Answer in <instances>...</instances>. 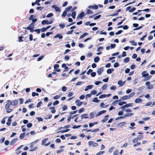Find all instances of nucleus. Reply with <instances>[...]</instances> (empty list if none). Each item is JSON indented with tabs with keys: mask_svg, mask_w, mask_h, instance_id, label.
Masks as SVG:
<instances>
[{
	"mask_svg": "<svg viewBox=\"0 0 155 155\" xmlns=\"http://www.w3.org/2000/svg\"><path fill=\"white\" fill-rule=\"evenodd\" d=\"M136 10V8L133 7L132 9L129 10V12H134Z\"/></svg>",
	"mask_w": 155,
	"mask_h": 155,
	"instance_id": "e2e57ef3",
	"label": "nucleus"
},
{
	"mask_svg": "<svg viewBox=\"0 0 155 155\" xmlns=\"http://www.w3.org/2000/svg\"><path fill=\"white\" fill-rule=\"evenodd\" d=\"M72 8V7L71 6H69L66 8V11L67 12L69 11Z\"/></svg>",
	"mask_w": 155,
	"mask_h": 155,
	"instance_id": "4c0bfd02",
	"label": "nucleus"
},
{
	"mask_svg": "<svg viewBox=\"0 0 155 155\" xmlns=\"http://www.w3.org/2000/svg\"><path fill=\"white\" fill-rule=\"evenodd\" d=\"M10 102L11 103V105L12 106L17 105L18 104V101L17 100H14L12 102L10 101Z\"/></svg>",
	"mask_w": 155,
	"mask_h": 155,
	"instance_id": "0eeeda50",
	"label": "nucleus"
},
{
	"mask_svg": "<svg viewBox=\"0 0 155 155\" xmlns=\"http://www.w3.org/2000/svg\"><path fill=\"white\" fill-rule=\"evenodd\" d=\"M6 102L7 103L5 106V108L6 110V112L7 113H10L12 111L13 109L11 108H9L10 105H11V103L10 102V100H8Z\"/></svg>",
	"mask_w": 155,
	"mask_h": 155,
	"instance_id": "f257e3e1",
	"label": "nucleus"
},
{
	"mask_svg": "<svg viewBox=\"0 0 155 155\" xmlns=\"http://www.w3.org/2000/svg\"><path fill=\"white\" fill-rule=\"evenodd\" d=\"M142 77L145 78L149 75V74L147 73V71H143L142 72Z\"/></svg>",
	"mask_w": 155,
	"mask_h": 155,
	"instance_id": "6e6552de",
	"label": "nucleus"
},
{
	"mask_svg": "<svg viewBox=\"0 0 155 155\" xmlns=\"http://www.w3.org/2000/svg\"><path fill=\"white\" fill-rule=\"evenodd\" d=\"M36 119L38 120L40 122L41 121H43V119L41 117H37Z\"/></svg>",
	"mask_w": 155,
	"mask_h": 155,
	"instance_id": "37998d69",
	"label": "nucleus"
},
{
	"mask_svg": "<svg viewBox=\"0 0 155 155\" xmlns=\"http://www.w3.org/2000/svg\"><path fill=\"white\" fill-rule=\"evenodd\" d=\"M147 35V33H146L145 35H144L143 37H142V38H140V40L141 41L144 40V38H145V37H146Z\"/></svg>",
	"mask_w": 155,
	"mask_h": 155,
	"instance_id": "8fccbe9b",
	"label": "nucleus"
},
{
	"mask_svg": "<svg viewBox=\"0 0 155 155\" xmlns=\"http://www.w3.org/2000/svg\"><path fill=\"white\" fill-rule=\"evenodd\" d=\"M76 16V12L75 11L73 12L71 14V16L73 19H75Z\"/></svg>",
	"mask_w": 155,
	"mask_h": 155,
	"instance_id": "393cba45",
	"label": "nucleus"
},
{
	"mask_svg": "<svg viewBox=\"0 0 155 155\" xmlns=\"http://www.w3.org/2000/svg\"><path fill=\"white\" fill-rule=\"evenodd\" d=\"M122 81L121 80L119 81L118 82V84L120 85L119 86L121 87L123 85H122Z\"/></svg>",
	"mask_w": 155,
	"mask_h": 155,
	"instance_id": "bf43d9fd",
	"label": "nucleus"
},
{
	"mask_svg": "<svg viewBox=\"0 0 155 155\" xmlns=\"http://www.w3.org/2000/svg\"><path fill=\"white\" fill-rule=\"evenodd\" d=\"M18 140L17 138H16L14 139H13L10 142V145H13L14 143L15 142L16 140Z\"/></svg>",
	"mask_w": 155,
	"mask_h": 155,
	"instance_id": "a878e982",
	"label": "nucleus"
},
{
	"mask_svg": "<svg viewBox=\"0 0 155 155\" xmlns=\"http://www.w3.org/2000/svg\"><path fill=\"white\" fill-rule=\"evenodd\" d=\"M129 58L128 57H127L124 59V61L125 63H127L129 61Z\"/></svg>",
	"mask_w": 155,
	"mask_h": 155,
	"instance_id": "f704fd0d",
	"label": "nucleus"
},
{
	"mask_svg": "<svg viewBox=\"0 0 155 155\" xmlns=\"http://www.w3.org/2000/svg\"><path fill=\"white\" fill-rule=\"evenodd\" d=\"M52 8L55 9V10L57 12H60L61 10L58 7H56L55 5H54L52 6Z\"/></svg>",
	"mask_w": 155,
	"mask_h": 155,
	"instance_id": "9b49d317",
	"label": "nucleus"
},
{
	"mask_svg": "<svg viewBox=\"0 0 155 155\" xmlns=\"http://www.w3.org/2000/svg\"><path fill=\"white\" fill-rule=\"evenodd\" d=\"M114 66L115 68L119 66V64L118 62H116L114 64Z\"/></svg>",
	"mask_w": 155,
	"mask_h": 155,
	"instance_id": "5fc2aeb1",
	"label": "nucleus"
},
{
	"mask_svg": "<svg viewBox=\"0 0 155 155\" xmlns=\"http://www.w3.org/2000/svg\"><path fill=\"white\" fill-rule=\"evenodd\" d=\"M84 16V12H83L79 14L78 16L80 18H82Z\"/></svg>",
	"mask_w": 155,
	"mask_h": 155,
	"instance_id": "5701e85b",
	"label": "nucleus"
},
{
	"mask_svg": "<svg viewBox=\"0 0 155 155\" xmlns=\"http://www.w3.org/2000/svg\"><path fill=\"white\" fill-rule=\"evenodd\" d=\"M69 130H70L69 129H66L64 130H62L59 131V132H58V133H59V132H61V133H64V132H67L69 131Z\"/></svg>",
	"mask_w": 155,
	"mask_h": 155,
	"instance_id": "c756f323",
	"label": "nucleus"
},
{
	"mask_svg": "<svg viewBox=\"0 0 155 155\" xmlns=\"http://www.w3.org/2000/svg\"><path fill=\"white\" fill-rule=\"evenodd\" d=\"M11 119H8V121L6 122V124L7 125L9 126L11 124Z\"/></svg>",
	"mask_w": 155,
	"mask_h": 155,
	"instance_id": "7c9ffc66",
	"label": "nucleus"
},
{
	"mask_svg": "<svg viewBox=\"0 0 155 155\" xmlns=\"http://www.w3.org/2000/svg\"><path fill=\"white\" fill-rule=\"evenodd\" d=\"M94 114H95V113L94 112H92L90 113V119H91L94 117Z\"/></svg>",
	"mask_w": 155,
	"mask_h": 155,
	"instance_id": "2f4dec72",
	"label": "nucleus"
},
{
	"mask_svg": "<svg viewBox=\"0 0 155 155\" xmlns=\"http://www.w3.org/2000/svg\"><path fill=\"white\" fill-rule=\"evenodd\" d=\"M98 6L96 5H89L88 6V8L90 9L93 8L94 9H97L98 8Z\"/></svg>",
	"mask_w": 155,
	"mask_h": 155,
	"instance_id": "423d86ee",
	"label": "nucleus"
},
{
	"mask_svg": "<svg viewBox=\"0 0 155 155\" xmlns=\"http://www.w3.org/2000/svg\"><path fill=\"white\" fill-rule=\"evenodd\" d=\"M88 35V34L87 33L85 32V33H84L82 35H81L80 36V37L79 38V40L83 38L85 36Z\"/></svg>",
	"mask_w": 155,
	"mask_h": 155,
	"instance_id": "f3484780",
	"label": "nucleus"
},
{
	"mask_svg": "<svg viewBox=\"0 0 155 155\" xmlns=\"http://www.w3.org/2000/svg\"><path fill=\"white\" fill-rule=\"evenodd\" d=\"M120 101V100H118L114 101L111 104V105L114 106L116 105L118 101Z\"/></svg>",
	"mask_w": 155,
	"mask_h": 155,
	"instance_id": "412c9836",
	"label": "nucleus"
},
{
	"mask_svg": "<svg viewBox=\"0 0 155 155\" xmlns=\"http://www.w3.org/2000/svg\"><path fill=\"white\" fill-rule=\"evenodd\" d=\"M76 105L78 106L81 105L83 103L82 102H80L79 100H77L75 101Z\"/></svg>",
	"mask_w": 155,
	"mask_h": 155,
	"instance_id": "dca6fc26",
	"label": "nucleus"
},
{
	"mask_svg": "<svg viewBox=\"0 0 155 155\" xmlns=\"http://www.w3.org/2000/svg\"><path fill=\"white\" fill-rule=\"evenodd\" d=\"M62 76L63 77H67L68 76V75L66 74L65 73H64V72H63L62 75Z\"/></svg>",
	"mask_w": 155,
	"mask_h": 155,
	"instance_id": "603ef678",
	"label": "nucleus"
},
{
	"mask_svg": "<svg viewBox=\"0 0 155 155\" xmlns=\"http://www.w3.org/2000/svg\"><path fill=\"white\" fill-rule=\"evenodd\" d=\"M142 100L141 98H137L135 100V102L136 103H138L139 102H141Z\"/></svg>",
	"mask_w": 155,
	"mask_h": 155,
	"instance_id": "b1692460",
	"label": "nucleus"
},
{
	"mask_svg": "<svg viewBox=\"0 0 155 155\" xmlns=\"http://www.w3.org/2000/svg\"><path fill=\"white\" fill-rule=\"evenodd\" d=\"M145 85L147 86L148 89H152L153 87V86L152 84H150L149 81H147L145 83Z\"/></svg>",
	"mask_w": 155,
	"mask_h": 155,
	"instance_id": "7ed1b4c3",
	"label": "nucleus"
},
{
	"mask_svg": "<svg viewBox=\"0 0 155 155\" xmlns=\"http://www.w3.org/2000/svg\"><path fill=\"white\" fill-rule=\"evenodd\" d=\"M91 75L92 77H94L96 75V73L95 72H92L91 73Z\"/></svg>",
	"mask_w": 155,
	"mask_h": 155,
	"instance_id": "4d7b16f0",
	"label": "nucleus"
},
{
	"mask_svg": "<svg viewBox=\"0 0 155 155\" xmlns=\"http://www.w3.org/2000/svg\"><path fill=\"white\" fill-rule=\"evenodd\" d=\"M25 134V133L21 134L19 136L20 138L21 139H23L24 138Z\"/></svg>",
	"mask_w": 155,
	"mask_h": 155,
	"instance_id": "c85d7f7f",
	"label": "nucleus"
},
{
	"mask_svg": "<svg viewBox=\"0 0 155 155\" xmlns=\"http://www.w3.org/2000/svg\"><path fill=\"white\" fill-rule=\"evenodd\" d=\"M135 94V92H132V93H130L128 96V97H129V99L131 97H133V96H134V94Z\"/></svg>",
	"mask_w": 155,
	"mask_h": 155,
	"instance_id": "c03bdc74",
	"label": "nucleus"
},
{
	"mask_svg": "<svg viewBox=\"0 0 155 155\" xmlns=\"http://www.w3.org/2000/svg\"><path fill=\"white\" fill-rule=\"evenodd\" d=\"M106 110H102L101 111L98 112L97 114L96 115V117H97L99 115H101V114L106 113Z\"/></svg>",
	"mask_w": 155,
	"mask_h": 155,
	"instance_id": "4468645a",
	"label": "nucleus"
},
{
	"mask_svg": "<svg viewBox=\"0 0 155 155\" xmlns=\"http://www.w3.org/2000/svg\"><path fill=\"white\" fill-rule=\"evenodd\" d=\"M59 103V102L58 101L56 100L53 103V105L54 106L58 104Z\"/></svg>",
	"mask_w": 155,
	"mask_h": 155,
	"instance_id": "6e6d98bb",
	"label": "nucleus"
},
{
	"mask_svg": "<svg viewBox=\"0 0 155 155\" xmlns=\"http://www.w3.org/2000/svg\"><path fill=\"white\" fill-rule=\"evenodd\" d=\"M137 138L138 139H142L143 138V136L142 135H138L137 136Z\"/></svg>",
	"mask_w": 155,
	"mask_h": 155,
	"instance_id": "864d4df0",
	"label": "nucleus"
},
{
	"mask_svg": "<svg viewBox=\"0 0 155 155\" xmlns=\"http://www.w3.org/2000/svg\"><path fill=\"white\" fill-rule=\"evenodd\" d=\"M104 151H100L96 154V155H100L104 153Z\"/></svg>",
	"mask_w": 155,
	"mask_h": 155,
	"instance_id": "3c124183",
	"label": "nucleus"
},
{
	"mask_svg": "<svg viewBox=\"0 0 155 155\" xmlns=\"http://www.w3.org/2000/svg\"><path fill=\"white\" fill-rule=\"evenodd\" d=\"M129 97L127 95H125L123 97L121 98L120 99V101L121 100H124L126 99H129Z\"/></svg>",
	"mask_w": 155,
	"mask_h": 155,
	"instance_id": "6ab92c4d",
	"label": "nucleus"
},
{
	"mask_svg": "<svg viewBox=\"0 0 155 155\" xmlns=\"http://www.w3.org/2000/svg\"><path fill=\"white\" fill-rule=\"evenodd\" d=\"M53 15V14L52 13H50L48 14L47 15V17L49 18L52 17Z\"/></svg>",
	"mask_w": 155,
	"mask_h": 155,
	"instance_id": "0e129e2a",
	"label": "nucleus"
},
{
	"mask_svg": "<svg viewBox=\"0 0 155 155\" xmlns=\"http://www.w3.org/2000/svg\"><path fill=\"white\" fill-rule=\"evenodd\" d=\"M97 93V91L95 90H93L91 91V94L93 95H95Z\"/></svg>",
	"mask_w": 155,
	"mask_h": 155,
	"instance_id": "052dcab7",
	"label": "nucleus"
},
{
	"mask_svg": "<svg viewBox=\"0 0 155 155\" xmlns=\"http://www.w3.org/2000/svg\"><path fill=\"white\" fill-rule=\"evenodd\" d=\"M34 27H26V28H25L26 29L29 30L30 31L31 33H32L34 31V30L33 29Z\"/></svg>",
	"mask_w": 155,
	"mask_h": 155,
	"instance_id": "1a4fd4ad",
	"label": "nucleus"
},
{
	"mask_svg": "<svg viewBox=\"0 0 155 155\" xmlns=\"http://www.w3.org/2000/svg\"><path fill=\"white\" fill-rule=\"evenodd\" d=\"M53 23V21L51 20H50L49 21H48L47 20H44L42 21L41 24L42 25H45V24L48 25L51 24Z\"/></svg>",
	"mask_w": 155,
	"mask_h": 155,
	"instance_id": "f03ea898",
	"label": "nucleus"
},
{
	"mask_svg": "<svg viewBox=\"0 0 155 155\" xmlns=\"http://www.w3.org/2000/svg\"><path fill=\"white\" fill-rule=\"evenodd\" d=\"M87 114H84L82 115L81 116V119H83L84 118L85 119L88 118V117H87Z\"/></svg>",
	"mask_w": 155,
	"mask_h": 155,
	"instance_id": "a211bd4d",
	"label": "nucleus"
},
{
	"mask_svg": "<svg viewBox=\"0 0 155 155\" xmlns=\"http://www.w3.org/2000/svg\"><path fill=\"white\" fill-rule=\"evenodd\" d=\"M54 107H51L49 108L50 109H52V110L51 111V112L52 113L54 114V113L56 112V110L54 109Z\"/></svg>",
	"mask_w": 155,
	"mask_h": 155,
	"instance_id": "4be33fe9",
	"label": "nucleus"
},
{
	"mask_svg": "<svg viewBox=\"0 0 155 155\" xmlns=\"http://www.w3.org/2000/svg\"><path fill=\"white\" fill-rule=\"evenodd\" d=\"M93 101L94 102L97 103L99 102V101L98 100L97 98V97H95L93 99Z\"/></svg>",
	"mask_w": 155,
	"mask_h": 155,
	"instance_id": "e433bc0d",
	"label": "nucleus"
},
{
	"mask_svg": "<svg viewBox=\"0 0 155 155\" xmlns=\"http://www.w3.org/2000/svg\"><path fill=\"white\" fill-rule=\"evenodd\" d=\"M152 76L151 75H148L147 77L145 78L144 80L146 81L152 77Z\"/></svg>",
	"mask_w": 155,
	"mask_h": 155,
	"instance_id": "473e14b6",
	"label": "nucleus"
},
{
	"mask_svg": "<svg viewBox=\"0 0 155 155\" xmlns=\"http://www.w3.org/2000/svg\"><path fill=\"white\" fill-rule=\"evenodd\" d=\"M23 37L22 36H21L19 37V40L18 41L19 42H21L23 41V40H22V38H23Z\"/></svg>",
	"mask_w": 155,
	"mask_h": 155,
	"instance_id": "13d9d810",
	"label": "nucleus"
},
{
	"mask_svg": "<svg viewBox=\"0 0 155 155\" xmlns=\"http://www.w3.org/2000/svg\"><path fill=\"white\" fill-rule=\"evenodd\" d=\"M39 95V94L35 92H33L32 93V96L33 97H35V96Z\"/></svg>",
	"mask_w": 155,
	"mask_h": 155,
	"instance_id": "a19ab883",
	"label": "nucleus"
},
{
	"mask_svg": "<svg viewBox=\"0 0 155 155\" xmlns=\"http://www.w3.org/2000/svg\"><path fill=\"white\" fill-rule=\"evenodd\" d=\"M100 60V58L99 57L97 56L95 57L94 59V62L96 63L98 62Z\"/></svg>",
	"mask_w": 155,
	"mask_h": 155,
	"instance_id": "bb28decb",
	"label": "nucleus"
},
{
	"mask_svg": "<svg viewBox=\"0 0 155 155\" xmlns=\"http://www.w3.org/2000/svg\"><path fill=\"white\" fill-rule=\"evenodd\" d=\"M126 102L125 101H122L121 102H119L118 103V104L120 106H122L124 104H126Z\"/></svg>",
	"mask_w": 155,
	"mask_h": 155,
	"instance_id": "de8ad7c7",
	"label": "nucleus"
},
{
	"mask_svg": "<svg viewBox=\"0 0 155 155\" xmlns=\"http://www.w3.org/2000/svg\"><path fill=\"white\" fill-rule=\"evenodd\" d=\"M138 140V138H135L132 141L133 143H136L137 142Z\"/></svg>",
	"mask_w": 155,
	"mask_h": 155,
	"instance_id": "680f3d73",
	"label": "nucleus"
},
{
	"mask_svg": "<svg viewBox=\"0 0 155 155\" xmlns=\"http://www.w3.org/2000/svg\"><path fill=\"white\" fill-rule=\"evenodd\" d=\"M41 101H40L37 104V107L38 108L39 107L41 106Z\"/></svg>",
	"mask_w": 155,
	"mask_h": 155,
	"instance_id": "09e8293b",
	"label": "nucleus"
},
{
	"mask_svg": "<svg viewBox=\"0 0 155 155\" xmlns=\"http://www.w3.org/2000/svg\"><path fill=\"white\" fill-rule=\"evenodd\" d=\"M126 107H132L133 106V104L132 103H129L125 105Z\"/></svg>",
	"mask_w": 155,
	"mask_h": 155,
	"instance_id": "49530a36",
	"label": "nucleus"
},
{
	"mask_svg": "<svg viewBox=\"0 0 155 155\" xmlns=\"http://www.w3.org/2000/svg\"><path fill=\"white\" fill-rule=\"evenodd\" d=\"M61 67L62 68H64L65 70L63 71V72L65 71H67L68 69V68L67 66L65 64H63L61 65Z\"/></svg>",
	"mask_w": 155,
	"mask_h": 155,
	"instance_id": "f8f14e48",
	"label": "nucleus"
},
{
	"mask_svg": "<svg viewBox=\"0 0 155 155\" xmlns=\"http://www.w3.org/2000/svg\"><path fill=\"white\" fill-rule=\"evenodd\" d=\"M129 43H131L132 45H133L136 46L137 45V43L135 42L134 40H133L129 41Z\"/></svg>",
	"mask_w": 155,
	"mask_h": 155,
	"instance_id": "cd10ccee",
	"label": "nucleus"
},
{
	"mask_svg": "<svg viewBox=\"0 0 155 155\" xmlns=\"http://www.w3.org/2000/svg\"><path fill=\"white\" fill-rule=\"evenodd\" d=\"M114 70L113 68L108 69L107 71V72L108 74H110Z\"/></svg>",
	"mask_w": 155,
	"mask_h": 155,
	"instance_id": "aec40b11",
	"label": "nucleus"
},
{
	"mask_svg": "<svg viewBox=\"0 0 155 155\" xmlns=\"http://www.w3.org/2000/svg\"><path fill=\"white\" fill-rule=\"evenodd\" d=\"M93 85H88L86 87L84 90L85 91H87L89 89H92L93 88Z\"/></svg>",
	"mask_w": 155,
	"mask_h": 155,
	"instance_id": "ddd939ff",
	"label": "nucleus"
},
{
	"mask_svg": "<svg viewBox=\"0 0 155 155\" xmlns=\"http://www.w3.org/2000/svg\"><path fill=\"white\" fill-rule=\"evenodd\" d=\"M67 14V11H64L61 15L62 17H65Z\"/></svg>",
	"mask_w": 155,
	"mask_h": 155,
	"instance_id": "58836bf2",
	"label": "nucleus"
},
{
	"mask_svg": "<svg viewBox=\"0 0 155 155\" xmlns=\"http://www.w3.org/2000/svg\"><path fill=\"white\" fill-rule=\"evenodd\" d=\"M59 66L58 64H56L54 65V69H56V71L57 72H60V69H57L59 68Z\"/></svg>",
	"mask_w": 155,
	"mask_h": 155,
	"instance_id": "9d476101",
	"label": "nucleus"
},
{
	"mask_svg": "<svg viewBox=\"0 0 155 155\" xmlns=\"http://www.w3.org/2000/svg\"><path fill=\"white\" fill-rule=\"evenodd\" d=\"M62 35H61L60 34H58L56 35L54 37V38H58L59 39H62L63 38Z\"/></svg>",
	"mask_w": 155,
	"mask_h": 155,
	"instance_id": "2eb2a0df",
	"label": "nucleus"
},
{
	"mask_svg": "<svg viewBox=\"0 0 155 155\" xmlns=\"http://www.w3.org/2000/svg\"><path fill=\"white\" fill-rule=\"evenodd\" d=\"M59 26L60 28L63 29L65 27V25L64 24H60L59 25Z\"/></svg>",
	"mask_w": 155,
	"mask_h": 155,
	"instance_id": "79ce46f5",
	"label": "nucleus"
},
{
	"mask_svg": "<svg viewBox=\"0 0 155 155\" xmlns=\"http://www.w3.org/2000/svg\"><path fill=\"white\" fill-rule=\"evenodd\" d=\"M107 96V95L106 94H103L101 95H100L99 97L100 98H103Z\"/></svg>",
	"mask_w": 155,
	"mask_h": 155,
	"instance_id": "ea45409f",
	"label": "nucleus"
},
{
	"mask_svg": "<svg viewBox=\"0 0 155 155\" xmlns=\"http://www.w3.org/2000/svg\"><path fill=\"white\" fill-rule=\"evenodd\" d=\"M123 31L121 30H119L117 32H116L115 33V34L116 35H117L119 34H120L121 33H122L123 32Z\"/></svg>",
	"mask_w": 155,
	"mask_h": 155,
	"instance_id": "69168bd1",
	"label": "nucleus"
},
{
	"mask_svg": "<svg viewBox=\"0 0 155 155\" xmlns=\"http://www.w3.org/2000/svg\"><path fill=\"white\" fill-rule=\"evenodd\" d=\"M119 151L117 149H116L113 152L114 155H118Z\"/></svg>",
	"mask_w": 155,
	"mask_h": 155,
	"instance_id": "72a5a7b5",
	"label": "nucleus"
},
{
	"mask_svg": "<svg viewBox=\"0 0 155 155\" xmlns=\"http://www.w3.org/2000/svg\"><path fill=\"white\" fill-rule=\"evenodd\" d=\"M130 71V69L129 68H127L125 69V72L126 74H127Z\"/></svg>",
	"mask_w": 155,
	"mask_h": 155,
	"instance_id": "338daca9",
	"label": "nucleus"
},
{
	"mask_svg": "<svg viewBox=\"0 0 155 155\" xmlns=\"http://www.w3.org/2000/svg\"><path fill=\"white\" fill-rule=\"evenodd\" d=\"M104 71V67H101L98 69L97 72L98 75H100Z\"/></svg>",
	"mask_w": 155,
	"mask_h": 155,
	"instance_id": "39448f33",
	"label": "nucleus"
},
{
	"mask_svg": "<svg viewBox=\"0 0 155 155\" xmlns=\"http://www.w3.org/2000/svg\"><path fill=\"white\" fill-rule=\"evenodd\" d=\"M93 13V12L91 11V10L88 9H87V11L86 14H92Z\"/></svg>",
	"mask_w": 155,
	"mask_h": 155,
	"instance_id": "c9c22d12",
	"label": "nucleus"
},
{
	"mask_svg": "<svg viewBox=\"0 0 155 155\" xmlns=\"http://www.w3.org/2000/svg\"><path fill=\"white\" fill-rule=\"evenodd\" d=\"M114 148V147H111L110 148L109 150H108V152H109V153H111L113 150V149Z\"/></svg>",
	"mask_w": 155,
	"mask_h": 155,
	"instance_id": "a18cd8bd",
	"label": "nucleus"
},
{
	"mask_svg": "<svg viewBox=\"0 0 155 155\" xmlns=\"http://www.w3.org/2000/svg\"><path fill=\"white\" fill-rule=\"evenodd\" d=\"M35 143V142H32L30 143V151H33L35 150L37 148V147H33V145Z\"/></svg>",
	"mask_w": 155,
	"mask_h": 155,
	"instance_id": "20e7f679",
	"label": "nucleus"
},
{
	"mask_svg": "<svg viewBox=\"0 0 155 155\" xmlns=\"http://www.w3.org/2000/svg\"><path fill=\"white\" fill-rule=\"evenodd\" d=\"M32 126V124L31 123H28L27 124V126L28 128H30Z\"/></svg>",
	"mask_w": 155,
	"mask_h": 155,
	"instance_id": "774afa93",
	"label": "nucleus"
}]
</instances>
